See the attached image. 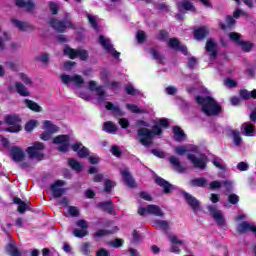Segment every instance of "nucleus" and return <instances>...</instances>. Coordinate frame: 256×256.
<instances>
[{
	"instance_id": "nucleus-1",
	"label": "nucleus",
	"mask_w": 256,
	"mask_h": 256,
	"mask_svg": "<svg viewBox=\"0 0 256 256\" xmlns=\"http://www.w3.org/2000/svg\"><path fill=\"white\" fill-rule=\"evenodd\" d=\"M196 103H198V105H201L203 113L208 117H211L213 115H219V111H221V107H219L217 101L209 96H197Z\"/></svg>"
},
{
	"instance_id": "nucleus-2",
	"label": "nucleus",
	"mask_w": 256,
	"mask_h": 256,
	"mask_svg": "<svg viewBox=\"0 0 256 256\" xmlns=\"http://www.w3.org/2000/svg\"><path fill=\"white\" fill-rule=\"evenodd\" d=\"M155 137V131L149 128H138L137 137L139 143L144 147H150L153 145V138Z\"/></svg>"
},
{
	"instance_id": "nucleus-3",
	"label": "nucleus",
	"mask_w": 256,
	"mask_h": 256,
	"mask_svg": "<svg viewBox=\"0 0 256 256\" xmlns=\"http://www.w3.org/2000/svg\"><path fill=\"white\" fill-rule=\"evenodd\" d=\"M45 149V145L41 142H35L32 146L26 149V153L29 155L30 159H37L38 161H43L45 155L43 151Z\"/></svg>"
},
{
	"instance_id": "nucleus-4",
	"label": "nucleus",
	"mask_w": 256,
	"mask_h": 256,
	"mask_svg": "<svg viewBox=\"0 0 256 256\" xmlns=\"http://www.w3.org/2000/svg\"><path fill=\"white\" fill-rule=\"evenodd\" d=\"M63 51L64 55H67L69 59H77V57H79L80 61H87L89 59V52L84 49H73L66 46Z\"/></svg>"
},
{
	"instance_id": "nucleus-5",
	"label": "nucleus",
	"mask_w": 256,
	"mask_h": 256,
	"mask_svg": "<svg viewBox=\"0 0 256 256\" xmlns=\"http://www.w3.org/2000/svg\"><path fill=\"white\" fill-rule=\"evenodd\" d=\"M5 122L10 125V127L5 129V131H8L9 133H19V131L23 129V127L19 125V123H21V118L17 114L6 116Z\"/></svg>"
},
{
	"instance_id": "nucleus-6",
	"label": "nucleus",
	"mask_w": 256,
	"mask_h": 256,
	"mask_svg": "<svg viewBox=\"0 0 256 256\" xmlns=\"http://www.w3.org/2000/svg\"><path fill=\"white\" fill-rule=\"evenodd\" d=\"M50 25L58 33H64L66 29H75V24L69 19H66L65 21L52 19L50 20Z\"/></svg>"
},
{
	"instance_id": "nucleus-7",
	"label": "nucleus",
	"mask_w": 256,
	"mask_h": 256,
	"mask_svg": "<svg viewBox=\"0 0 256 256\" xmlns=\"http://www.w3.org/2000/svg\"><path fill=\"white\" fill-rule=\"evenodd\" d=\"M60 79L62 81V83H64V85H69V83H73V85H75V87H77L78 89H81V87H83L85 80L83 79V76L75 74L73 76L71 75H67V74H62L60 76Z\"/></svg>"
},
{
	"instance_id": "nucleus-8",
	"label": "nucleus",
	"mask_w": 256,
	"mask_h": 256,
	"mask_svg": "<svg viewBox=\"0 0 256 256\" xmlns=\"http://www.w3.org/2000/svg\"><path fill=\"white\" fill-rule=\"evenodd\" d=\"M207 209L210 213V217L216 221L217 225L219 227H225L227 225V222H225V216L223 215V211L217 210V207L213 205L207 206Z\"/></svg>"
},
{
	"instance_id": "nucleus-9",
	"label": "nucleus",
	"mask_w": 256,
	"mask_h": 256,
	"mask_svg": "<svg viewBox=\"0 0 256 256\" xmlns=\"http://www.w3.org/2000/svg\"><path fill=\"white\" fill-rule=\"evenodd\" d=\"M65 186V181L63 180H57L50 186V191L54 197V199H59L60 197H63L65 193L67 192V189L63 188Z\"/></svg>"
},
{
	"instance_id": "nucleus-10",
	"label": "nucleus",
	"mask_w": 256,
	"mask_h": 256,
	"mask_svg": "<svg viewBox=\"0 0 256 256\" xmlns=\"http://www.w3.org/2000/svg\"><path fill=\"white\" fill-rule=\"evenodd\" d=\"M146 213L149 215H155L156 217H163L165 215L159 206L153 204L148 205L146 208L141 207L138 210V214L141 216L145 215Z\"/></svg>"
},
{
	"instance_id": "nucleus-11",
	"label": "nucleus",
	"mask_w": 256,
	"mask_h": 256,
	"mask_svg": "<svg viewBox=\"0 0 256 256\" xmlns=\"http://www.w3.org/2000/svg\"><path fill=\"white\" fill-rule=\"evenodd\" d=\"M99 43L102 45L103 49L107 51L108 53H111L114 59H119L120 53L113 48V45L111 44V40L109 38H105V36L100 35L99 36Z\"/></svg>"
},
{
	"instance_id": "nucleus-12",
	"label": "nucleus",
	"mask_w": 256,
	"mask_h": 256,
	"mask_svg": "<svg viewBox=\"0 0 256 256\" xmlns=\"http://www.w3.org/2000/svg\"><path fill=\"white\" fill-rule=\"evenodd\" d=\"M55 145H59L58 151L61 153H67L69 149V136L68 135H58L53 139Z\"/></svg>"
},
{
	"instance_id": "nucleus-13",
	"label": "nucleus",
	"mask_w": 256,
	"mask_h": 256,
	"mask_svg": "<svg viewBox=\"0 0 256 256\" xmlns=\"http://www.w3.org/2000/svg\"><path fill=\"white\" fill-rule=\"evenodd\" d=\"M182 195L194 213L201 210V202L197 198L185 191L182 192Z\"/></svg>"
},
{
	"instance_id": "nucleus-14",
	"label": "nucleus",
	"mask_w": 256,
	"mask_h": 256,
	"mask_svg": "<svg viewBox=\"0 0 256 256\" xmlns=\"http://www.w3.org/2000/svg\"><path fill=\"white\" fill-rule=\"evenodd\" d=\"M77 227H80L79 229L73 230L74 237H78L79 239H83V237H87L89 235V231H87L89 224L85 220H78L76 222Z\"/></svg>"
},
{
	"instance_id": "nucleus-15",
	"label": "nucleus",
	"mask_w": 256,
	"mask_h": 256,
	"mask_svg": "<svg viewBox=\"0 0 256 256\" xmlns=\"http://www.w3.org/2000/svg\"><path fill=\"white\" fill-rule=\"evenodd\" d=\"M10 157L15 163H21L25 159V152L17 146H13L10 150Z\"/></svg>"
},
{
	"instance_id": "nucleus-16",
	"label": "nucleus",
	"mask_w": 256,
	"mask_h": 256,
	"mask_svg": "<svg viewBox=\"0 0 256 256\" xmlns=\"http://www.w3.org/2000/svg\"><path fill=\"white\" fill-rule=\"evenodd\" d=\"M72 151L77 153L78 157L81 159H85V157H89V149L83 146L81 142H77L71 146Z\"/></svg>"
},
{
	"instance_id": "nucleus-17",
	"label": "nucleus",
	"mask_w": 256,
	"mask_h": 256,
	"mask_svg": "<svg viewBox=\"0 0 256 256\" xmlns=\"http://www.w3.org/2000/svg\"><path fill=\"white\" fill-rule=\"evenodd\" d=\"M188 159L197 169L203 170L207 167V161L204 158H197L194 154H188Z\"/></svg>"
},
{
	"instance_id": "nucleus-18",
	"label": "nucleus",
	"mask_w": 256,
	"mask_h": 256,
	"mask_svg": "<svg viewBox=\"0 0 256 256\" xmlns=\"http://www.w3.org/2000/svg\"><path fill=\"white\" fill-rule=\"evenodd\" d=\"M155 183H157V185H159V187L163 188L164 193H171V191H173V189H175V186H173L171 183L167 182V180L156 176L155 178Z\"/></svg>"
},
{
	"instance_id": "nucleus-19",
	"label": "nucleus",
	"mask_w": 256,
	"mask_h": 256,
	"mask_svg": "<svg viewBox=\"0 0 256 256\" xmlns=\"http://www.w3.org/2000/svg\"><path fill=\"white\" fill-rule=\"evenodd\" d=\"M120 173L122 175L123 181L128 187H137V183H135V179H133V176H131V172H129V169L121 170Z\"/></svg>"
},
{
	"instance_id": "nucleus-20",
	"label": "nucleus",
	"mask_w": 256,
	"mask_h": 256,
	"mask_svg": "<svg viewBox=\"0 0 256 256\" xmlns=\"http://www.w3.org/2000/svg\"><path fill=\"white\" fill-rule=\"evenodd\" d=\"M169 163L174 171L177 173H185V167L181 165V161L176 156H171L169 158Z\"/></svg>"
},
{
	"instance_id": "nucleus-21",
	"label": "nucleus",
	"mask_w": 256,
	"mask_h": 256,
	"mask_svg": "<svg viewBox=\"0 0 256 256\" xmlns=\"http://www.w3.org/2000/svg\"><path fill=\"white\" fill-rule=\"evenodd\" d=\"M15 5L16 7H20L26 8V11H28V13H33L34 9H35V2L29 0V1H25V0H15Z\"/></svg>"
},
{
	"instance_id": "nucleus-22",
	"label": "nucleus",
	"mask_w": 256,
	"mask_h": 256,
	"mask_svg": "<svg viewBox=\"0 0 256 256\" xmlns=\"http://www.w3.org/2000/svg\"><path fill=\"white\" fill-rule=\"evenodd\" d=\"M12 23L20 31H35V27H33L32 25H30L27 22H23V21L17 20V19H12Z\"/></svg>"
},
{
	"instance_id": "nucleus-23",
	"label": "nucleus",
	"mask_w": 256,
	"mask_h": 256,
	"mask_svg": "<svg viewBox=\"0 0 256 256\" xmlns=\"http://www.w3.org/2000/svg\"><path fill=\"white\" fill-rule=\"evenodd\" d=\"M206 51L210 53V57L215 59L217 57V43L213 39H208L206 42Z\"/></svg>"
},
{
	"instance_id": "nucleus-24",
	"label": "nucleus",
	"mask_w": 256,
	"mask_h": 256,
	"mask_svg": "<svg viewBox=\"0 0 256 256\" xmlns=\"http://www.w3.org/2000/svg\"><path fill=\"white\" fill-rule=\"evenodd\" d=\"M97 207L98 209H101V211H106V213H109V215H111V213L115 211V206L113 205V201L111 200L100 202L97 204Z\"/></svg>"
},
{
	"instance_id": "nucleus-25",
	"label": "nucleus",
	"mask_w": 256,
	"mask_h": 256,
	"mask_svg": "<svg viewBox=\"0 0 256 256\" xmlns=\"http://www.w3.org/2000/svg\"><path fill=\"white\" fill-rule=\"evenodd\" d=\"M15 90L18 95H21V97H29L31 95V92L25 87V84L21 82H15Z\"/></svg>"
},
{
	"instance_id": "nucleus-26",
	"label": "nucleus",
	"mask_w": 256,
	"mask_h": 256,
	"mask_svg": "<svg viewBox=\"0 0 256 256\" xmlns=\"http://www.w3.org/2000/svg\"><path fill=\"white\" fill-rule=\"evenodd\" d=\"M11 41V34L6 31H2L0 28V51H5V43Z\"/></svg>"
},
{
	"instance_id": "nucleus-27",
	"label": "nucleus",
	"mask_w": 256,
	"mask_h": 256,
	"mask_svg": "<svg viewBox=\"0 0 256 256\" xmlns=\"http://www.w3.org/2000/svg\"><path fill=\"white\" fill-rule=\"evenodd\" d=\"M241 129H242V134L246 135L247 137H252V135L256 133L255 126H253V124L251 123H247V122L243 123Z\"/></svg>"
},
{
	"instance_id": "nucleus-28",
	"label": "nucleus",
	"mask_w": 256,
	"mask_h": 256,
	"mask_svg": "<svg viewBox=\"0 0 256 256\" xmlns=\"http://www.w3.org/2000/svg\"><path fill=\"white\" fill-rule=\"evenodd\" d=\"M207 35H209V28H207V26L201 27L194 31V37L198 41L201 39H205Z\"/></svg>"
},
{
	"instance_id": "nucleus-29",
	"label": "nucleus",
	"mask_w": 256,
	"mask_h": 256,
	"mask_svg": "<svg viewBox=\"0 0 256 256\" xmlns=\"http://www.w3.org/2000/svg\"><path fill=\"white\" fill-rule=\"evenodd\" d=\"M6 253H8V255H11V256H23L21 254V251H19L17 246H15V242H10L6 246Z\"/></svg>"
},
{
	"instance_id": "nucleus-30",
	"label": "nucleus",
	"mask_w": 256,
	"mask_h": 256,
	"mask_svg": "<svg viewBox=\"0 0 256 256\" xmlns=\"http://www.w3.org/2000/svg\"><path fill=\"white\" fill-rule=\"evenodd\" d=\"M106 109L108 111H112L114 115H118L119 117H123V115H125L119 106H115V104L111 102H106Z\"/></svg>"
},
{
	"instance_id": "nucleus-31",
	"label": "nucleus",
	"mask_w": 256,
	"mask_h": 256,
	"mask_svg": "<svg viewBox=\"0 0 256 256\" xmlns=\"http://www.w3.org/2000/svg\"><path fill=\"white\" fill-rule=\"evenodd\" d=\"M173 133H174V139L175 141L181 142V141H185L187 135H185V132L183 130H181V128L179 126H175L173 128Z\"/></svg>"
},
{
	"instance_id": "nucleus-32",
	"label": "nucleus",
	"mask_w": 256,
	"mask_h": 256,
	"mask_svg": "<svg viewBox=\"0 0 256 256\" xmlns=\"http://www.w3.org/2000/svg\"><path fill=\"white\" fill-rule=\"evenodd\" d=\"M117 231H119V228H117V226L112 228L111 230L101 229L94 233V237H106V235H113V233H117Z\"/></svg>"
},
{
	"instance_id": "nucleus-33",
	"label": "nucleus",
	"mask_w": 256,
	"mask_h": 256,
	"mask_svg": "<svg viewBox=\"0 0 256 256\" xmlns=\"http://www.w3.org/2000/svg\"><path fill=\"white\" fill-rule=\"evenodd\" d=\"M24 103L26 105V107H28V109H31V111H35L36 113H41L43 111V108H41V106H39V104H37L36 102L29 100V99H25Z\"/></svg>"
},
{
	"instance_id": "nucleus-34",
	"label": "nucleus",
	"mask_w": 256,
	"mask_h": 256,
	"mask_svg": "<svg viewBox=\"0 0 256 256\" xmlns=\"http://www.w3.org/2000/svg\"><path fill=\"white\" fill-rule=\"evenodd\" d=\"M14 203L16 205H18V212L23 214L25 213V211H27V209H29V205L25 202H23V200H21L20 198H14L13 199Z\"/></svg>"
},
{
	"instance_id": "nucleus-35",
	"label": "nucleus",
	"mask_w": 256,
	"mask_h": 256,
	"mask_svg": "<svg viewBox=\"0 0 256 256\" xmlns=\"http://www.w3.org/2000/svg\"><path fill=\"white\" fill-rule=\"evenodd\" d=\"M177 7L179 11H195V6L191 2H178Z\"/></svg>"
},
{
	"instance_id": "nucleus-36",
	"label": "nucleus",
	"mask_w": 256,
	"mask_h": 256,
	"mask_svg": "<svg viewBox=\"0 0 256 256\" xmlns=\"http://www.w3.org/2000/svg\"><path fill=\"white\" fill-rule=\"evenodd\" d=\"M117 129V125L111 121L105 122L103 125V130L106 131V133H117Z\"/></svg>"
},
{
	"instance_id": "nucleus-37",
	"label": "nucleus",
	"mask_w": 256,
	"mask_h": 256,
	"mask_svg": "<svg viewBox=\"0 0 256 256\" xmlns=\"http://www.w3.org/2000/svg\"><path fill=\"white\" fill-rule=\"evenodd\" d=\"M192 187H205L207 185V179L205 178H194L190 181Z\"/></svg>"
},
{
	"instance_id": "nucleus-38",
	"label": "nucleus",
	"mask_w": 256,
	"mask_h": 256,
	"mask_svg": "<svg viewBox=\"0 0 256 256\" xmlns=\"http://www.w3.org/2000/svg\"><path fill=\"white\" fill-rule=\"evenodd\" d=\"M68 165L74 171H81L83 169V165L73 158L68 159Z\"/></svg>"
},
{
	"instance_id": "nucleus-39",
	"label": "nucleus",
	"mask_w": 256,
	"mask_h": 256,
	"mask_svg": "<svg viewBox=\"0 0 256 256\" xmlns=\"http://www.w3.org/2000/svg\"><path fill=\"white\" fill-rule=\"evenodd\" d=\"M44 127H45L46 131H48L52 135H53V133H57V131H59V127H57V125H54L53 123H51V121H49V120L44 121Z\"/></svg>"
},
{
	"instance_id": "nucleus-40",
	"label": "nucleus",
	"mask_w": 256,
	"mask_h": 256,
	"mask_svg": "<svg viewBox=\"0 0 256 256\" xmlns=\"http://www.w3.org/2000/svg\"><path fill=\"white\" fill-rule=\"evenodd\" d=\"M154 227L157 229H162V231H167V229H169V222L165 220H155Z\"/></svg>"
},
{
	"instance_id": "nucleus-41",
	"label": "nucleus",
	"mask_w": 256,
	"mask_h": 256,
	"mask_svg": "<svg viewBox=\"0 0 256 256\" xmlns=\"http://www.w3.org/2000/svg\"><path fill=\"white\" fill-rule=\"evenodd\" d=\"M96 96L98 103H104L107 94L105 93V89H103V86L97 89Z\"/></svg>"
},
{
	"instance_id": "nucleus-42",
	"label": "nucleus",
	"mask_w": 256,
	"mask_h": 256,
	"mask_svg": "<svg viewBox=\"0 0 256 256\" xmlns=\"http://www.w3.org/2000/svg\"><path fill=\"white\" fill-rule=\"evenodd\" d=\"M238 45H240V47H242V50L246 53H249V51H251V49L255 47V44L245 41H238Z\"/></svg>"
},
{
	"instance_id": "nucleus-43",
	"label": "nucleus",
	"mask_w": 256,
	"mask_h": 256,
	"mask_svg": "<svg viewBox=\"0 0 256 256\" xmlns=\"http://www.w3.org/2000/svg\"><path fill=\"white\" fill-rule=\"evenodd\" d=\"M19 77L21 81L24 83V85H27L28 87H33V80L27 76L25 73H20Z\"/></svg>"
},
{
	"instance_id": "nucleus-44",
	"label": "nucleus",
	"mask_w": 256,
	"mask_h": 256,
	"mask_svg": "<svg viewBox=\"0 0 256 256\" xmlns=\"http://www.w3.org/2000/svg\"><path fill=\"white\" fill-rule=\"evenodd\" d=\"M151 55L154 57V59L157 61V63H163L164 59L163 56L157 51V49L152 48L150 50Z\"/></svg>"
},
{
	"instance_id": "nucleus-45",
	"label": "nucleus",
	"mask_w": 256,
	"mask_h": 256,
	"mask_svg": "<svg viewBox=\"0 0 256 256\" xmlns=\"http://www.w3.org/2000/svg\"><path fill=\"white\" fill-rule=\"evenodd\" d=\"M232 135H233V139H234V144L239 147V145H241L242 143V139H241V132L237 131V130H233L232 131Z\"/></svg>"
},
{
	"instance_id": "nucleus-46",
	"label": "nucleus",
	"mask_w": 256,
	"mask_h": 256,
	"mask_svg": "<svg viewBox=\"0 0 256 256\" xmlns=\"http://www.w3.org/2000/svg\"><path fill=\"white\" fill-rule=\"evenodd\" d=\"M180 46V42L179 39L177 38H171L168 41V47H170V49H174L175 51H177L179 49Z\"/></svg>"
},
{
	"instance_id": "nucleus-47",
	"label": "nucleus",
	"mask_w": 256,
	"mask_h": 256,
	"mask_svg": "<svg viewBox=\"0 0 256 256\" xmlns=\"http://www.w3.org/2000/svg\"><path fill=\"white\" fill-rule=\"evenodd\" d=\"M212 163L215 167H217L218 169H220L221 171H225V169H227V167L225 166V164H223V160H221L220 158H214L212 160Z\"/></svg>"
},
{
	"instance_id": "nucleus-48",
	"label": "nucleus",
	"mask_w": 256,
	"mask_h": 256,
	"mask_svg": "<svg viewBox=\"0 0 256 256\" xmlns=\"http://www.w3.org/2000/svg\"><path fill=\"white\" fill-rule=\"evenodd\" d=\"M81 253L83 255H89L91 253V244L89 242H85L80 247Z\"/></svg>"
},
{
	"instance_id": "nucleus-49",
	"label": "nucleus",
	"mask_w": 256,
	"mask_h": 256,
	"mask_svg": "<svg viewBox=\"0 0 256 256\" xmlns=\"http://www.w3.org/2000/svg\"><path fill=\"white\" fill-rule=\"evenodd\" d=\"M126 107L131 113H145V110L138 108L135 104H126Z\"/></svg>"
},
{
	"instance_id": "nucleus-50",
	"label": "nucleus",
	"mask_w": 256,
	"mask_h": 256,
	"mask_svg": "<svg viewBox=\"0 0 256 256\" xmlns=\"http://www.w3.org/2000/svg\"><path fill=\"white\" fill-rule=\"evenodd\" d=\"M115 182L111 181V180H105L104 182V191L106 193H111V189H113V187H115Z\"/></svg>"
},
{
	"instance_id": "nucleus-51",
	"label": "nucleus",
	"mask_w": 256,
	"mask_h": 256,
	"mask_svg": "<svg viewBox=\"0 0 256 256\" xmlns=\"http://www.w3.org/2000/svg\"><path fill=\"white\" fill-rule=\"evenodd\" d=\"M34 127H37V121L36 120H30L25 125V131H27V133H31V131H33Z\"/></svg>"
},
{
	"instance_id": "nucleus-52",
	"label": "nucleus",
	"mask_w": 256,
	"mask_h": 256,
	"mask_svg": "<svg viewBox=\"0 0 256 256\" xmlns=\"http://www.w3.org/2000/svg\"><path fill=\"white\" fill-rule=\"evenodd\" d=\"M222 187H225L226 193H231L233 189V182L231 180H223Z\"/></svg>"
},
{
	"instance_id": "nucleus-53",
	"label": "nucleus",
	"mask_w": 256,
	"mask_h": 256,
	"mask_svg": "<svg viewBox=\"0 0 256 256\" xmlns=\"http://www.w3.org/2000/svg\"><path fill=\"white\" fill-rule=\"evenodd\" d=\"M36 61L43 63V65H49V54H42L36 57Z\"/></svg>"
},
{
	"instance_id": "nucleus-54",
	"label": "nucleus",
	"mask_w": 256,
	"mask_h": 256,
	"mask_svg": "<svg viewBox=\"0 0 256 256\" xmlns=\"http://www.w3.org/2000/svg\"><path fill=\"white\" fill-rule=\"evenodd\" d=\"M126 93L127 95H139V90L135 89V87H133V84H128L126 86Z\"/></svg>"
},
{
	"instance_id": "nucleus-55",
	"label": "nucleus",
	"mask_w": 256,
	"mask_h": 256,
	"mask_svg": "<svg viewBox=\"0 0 256 256\" xmlns=\"http://www.w3.org/2000/svg\"><path fill=\"white\" fill-rule=\"evenodd\" d=\"M224 85H225V87H228L229 89H233V88L237 87V82L231 78H226L224 80Z\"/></svg>"
},
{
	"instance_id": "nucleus-56",
	"label": "nucleus",
	"mask_w": 256,
	"mask_h": 256,
	"mask_svg": "<svg viewBox=\"0 0 256 256\" xmlns=\"http://www.w3.org/2000/svg\"><path fill=\"white\" fill-rule=\"evenodd\" d=\"M87 19L90 23V25L93 27V29H99V26L97 25V19H95V16L91 14H87Z\"/></svg>"
},
{
	"instance_id": "nucleus-57",
	"label": "nucleus",
	"mask_w": 256,
	"mask_h": 256,
	"mask_svg": "<svg viewBox=\"0 0 256 256\" xmlns=\"http://www.w3.org/2000/svg\"><path fill=\"white\" fill-rule=\"evenodd\" d=\"M136 39L138 43H145V39H147V36L145 35V32L143 30H139L137 32Z\"/></svg>"
},
{
	"instance_id": "nucleus-58",
	"label": "nucleus",
	"mask_w": 256,
	"mask_h": 256,
	"mask_svg": "<svg viewBox=\"0 0 256 256\" xmlns=\"http://www.w3.org/2000/svg\"><path fill=\"white\" fill-rule=\"evenodd\" d=\"M168 239L170 242H172L174 245L178 244V245H183V240H180L179 238H177L175 235L173 234H168Z\"/></svg>"
},
{
	"instance_id": "nucleus-59",
	"label": "nucleus",
	"mask_w": 256,
	"mask_h": 256,
	"mask_svg": "<svg viewBox=\"0 0 256 256\" xmlns=\"http://www.w3.org/2000/svg\"><path fill=\"white\" fill-rule=\"evenodd\" d=\"M228 201L231 205H237V203H239V196L237 194H229Z\"/></svg>"
},
{
	"instance_id": "nucleus-60",
	"label": "nucleus",
	"mask_w": 256,
	"mask_h": 256,
	"mask_svg": "<svg viewBox=\"0 0 256 256\" xmlns=\"http://www.w3.org/2000/svg\"><path fill=\"white\" fill-rule=\"evenodd\" d=\"M157 39H159V41H167L169 39V32L161 30Z\"/></svg>"
},
{
	"instance_id": "nucleus-61",
	"label": "nucleus",
	"mask_w": 256,
	"mask_h": 256,
	"mask_svg": "<svg viewBox=\"0 0 256 256\" xmlns=\"http://www.w3.org/2000/svg\"><path fill=\"white\" fill-rule=\"evenodd\" d=\"M111 153L114 155V157H121V155H123V152H121L119 146L116 145L112 146Z\"/></svg>"
},
{
	"instance_id": "nucleus-62",
	"label": "nucleus",
	"mask_w": 256,
	"mask_h": 256,
	"mask_svg": "<svg viewBox=\"0 0 256 256\" xmlns=\"http://www.w3.org/2000/svg\"><path fill=\"white\" fill-rule=\"evenodd\" d=\"M240 97H241V99L248 101V99L251 98V92H249L246 89L240 90Z\"/></svg>"
},
{
	"instance_id": "nucleus-63",
	"label": "nucleus",
	"mask_w": 256,
	"mask_h": 256,
	"mask_svg": "<svg viewBox=\"0 0 256 256\" xmlns=\"http://www.w3.org/2000/svg\"><path fill=\"white\" fill-rule=\"evenodd\" d=\"M176 155L183 156L187 153V147L185 146H178L175 148Z\"/></svg>"
},
{
	"instance_id": "nucleus-64",
	"label": "nucleus",
	"mask_w": 256,
	"mask_h": 256,
	"mask_svg": "<svg viewBox=\"0 0 256 256\" xmlns=\"http://www.w3.org/2000/svg\"><path fill=\"white\" fill-rule=\"evenodd\" d=\"M68 213L72 217H79V209H77V207H75V206H70L68 209Z\"/></svg>"
}]
</instances>
